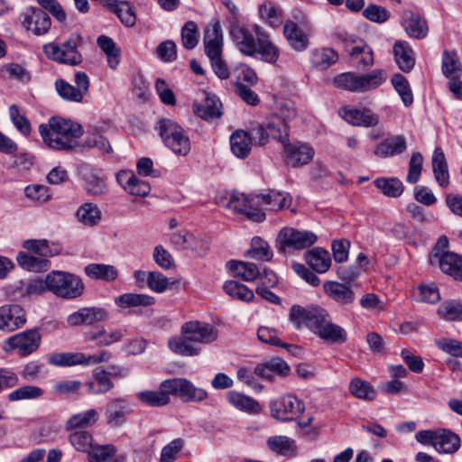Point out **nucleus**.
<instances>
[{
  "instance_id": "nucleus-20",
  "label": "nucleus",
  "mask_w": 462,
  "mask_h": 462,
  "mask_svg": "<svg viewBox=\"0 0 462 462\" xmlns=\"http://www.w3.org/2000/svg\"><path fill=\"white\" fill-rule=\"evenodd\" d=\"M345 50L354 60L363 67H370L374 64L373 51L363 40L352 37L346 39Z\"/></svg>"
},
{
  "instance_id": "nucleus-45",
  "label": "nucleus",
  "mask_w": 462,
  "mask_h": 462,
  "mask_svg": "<svg viewBox=\"0 0 462 462\" xmlns=\"http://www.w3.org/2000/svg\"><path fill=\"white\" fill-rule=\"evenodd\" d=\"M101 211L98 207L93 203H85L81 205L77 212V219L85 226H93L101 220Z\"/></svg>"
},
{
  "instance_id": "nucleus-36",
  "label": "nucleus",
  "mask_w": 462,
  "mask_h": 462,
  "mask_svg": "<svg viewBox=\"0 0 462 462\" xmlns=\"http://www.w3.org/2000/svg\"><path fill=\"white\" fill-rule=\"evenodd\" d=\"M316 335L328 343L343 344L347 340L346 331L342 327L333 323L329 318L316 332Z\"/></svg>"
},
{
  "instance_id": "nucleus-27",
  "label": "nucleus",
  "mask_w": 462,
  "mask_h": 462,
  "mask_svg": "<svg viewBox=\"0 0 462 462\" xmlns=\"http://www.w3.org/2000/svg\"><path fill=\"white\" fill-rule=\"evenodd\" d=\"M461 441L457 434L446 429L438 430L434 445V448L439 453L453 454L459 449Z\"/></svg>"
},
{
  "instance_id": "nucleus-33",
  "label": "nucleus",
  "mask_w": 462,
  "mask_h": 462,
  "mask_svg": "<svg viewBox=\"0 0 462 462\" xmlns=\"http://www.w3.org/2000/svg\"><path fill=\"white\" fill-rule=\"evenodd\" d=\"M194 112L202 119L213 120L222 116L221 103L216 96H208L203 103L193 105Z\"/></svg>"
},
{
  "instance_id": "nucleus-4",
  "label": "nucleus",
  "mask_w": 462,
  "mask_h": 462,
  "mask_svg": "<svg viewBox=\"0 0 462 462\" xmlns=\"http://www.w3.org/2000/svg\"><path fill=\"white\" fill-rule=\"evenodd\" d=\"M48 282L49 291L65 300L78 299L85 291L82 279L69 272L51 271L48 273Z\"/></svg>"
},
{
  "instance_id": "nucleus-49",
  "label": "nucleus",
  "mask_w": 462,
  "mask_h": 462,
  "mask_svg": "<svg viewBox=\"0 0 462 462\" xmlns=\"http://www.w3.org/2000/svg\"><path fill=\"white\" fill-rule=\"evenodd\" d=\"M374 185L385 196L392 198L400 197L404 189L402 182L397 178H378L374 180Z\"/></svg>"
},
{
  "instance_id": "nucleus-61",
  "label": "nucleus",
  "mask_w": 462,
  "mask_h": 462,
  "mask_svg": "<svg viewBox=\"0 0 462 462\" xmlns=\"http://www.w3.org/2000/svg\"><path fill=\"white\" fill-rule=\"evenodd\" d=\"M249 258L258 261H270L273 257V252L269 245L260 237L252 239V247L247 252Z\"/></svg>"
},
{
  "instance_id": "nucleus-64",
  "label": "nucleus",
  "mask_w": 462,
  "mask_h": 462,
  "mask_svg": "<svg viewBox=\"0 0 462 462\" xmlns=\"http://www.w3.org/2000/svg\"><path fill=\"white\" fill-rule=\"evenodd\" d=\"M88 453L89 462H106L116 453V448L111 444L96 445Z\"/></svg>"
},
{
  "instance_id": "nucleus-40",
  "label": "nucleus",
  "mask_w": 462,
  "mask_h": 462,
  "mask_svg": "<svg viewBox=\"0 0 462 462\" xmlns=\"http://www.w3.org/2000/svg\"><path fill=\"white\" fill-rule=\"evenodd\" d=\"M432 170L439 186L447 187L449 183V174L446 157L440 147L435 148L433 152Z\"/></svg>"
},
{
  "instance_id": "nucleus-55",
  "label": "nucleus",
  "mask_w": 462,
  "mask_h": 462,
  "mask_svg": "<svg viewBox=\"0 0 462 462\" xmlns=\"http://www.w3.org/2000/svg\"><path fill=\"white\" fill-rule=\"evenodd\" d=\"M267 447L273 452L288 456L294 451V441L286 436H272L267 439Z\"/></svg>"
},
{
  "instance_id": "nucleus-44",
  "label": "nucleus",
  "mask_w": 462,
  "mask_h": 462,
  "mask_svg": "<svg viewBox=\"0 0 462 462\" xmlns=\"http://www.w3.org/2000/svg\"><path fill=\"white\" fill-rule=\"evenodd\" d=\"M387 79L384 69H374L366 74H359V92L374 90L383 85Z\"/></svg>"
},
{
  "instance_id": "nucleus-60",
  "label": "nucleus",
  "mask_w": 462,
  "mask_h": 462,
  "mask_svg": "<svg viewBox=\"0 0 462 462\" xmlns=\"http://www.w3.org/2000/svg\"><path fill=\"white\" fill-rule=\"evenodd\" d=\"M23 247L29 252L38 254L41 258H46L57 254L46 239H28L23 242Z\"/></svg>"
},
{
  "instance_id": "nucleus-47",
  "label": "nucleus",
  "mask_w": 462,
  "mask_h": 462,
  "mask_svg": "<svg viewBox=\"0 0 462 462\" xmlns=\"http://www.w3.org/2000/svg\"><path fill=\"white\" fill-rule=\"evenodd\" d=\"M99 48L106 53L108 66L115 69L120 62V51L116 42L108 36L101 35L97 38Z\"/></svg>"
},
{
  "instance_id": "nucleus-13",
  "label": "nucleus",
  "mask_w": 462,
  "mask_h": 462,
  "mask_svg": "<svg viewBox=\"0 0 462 462\" xmlns=\"http://www.w3.org/2000/svg\"><path fill=\"white\" fill-rule=\"evenodd\" d=\"M230 37L238 51L249 57L255 55L254 47L257 42L253 28L250 30L244 24L234 22L229 26Z\"/></svg>"
},
{
  "instance_id": "nucleus-7",
  "label": "nucleus",
  "mask_w": 462,
  "mask_h": 462,
  "mask_svg": "<svg viewBox=\"0 0 462 462\" xmlns=\"http://www.w3.org/2000/svg\"><path fill=\"white\" fill-rule=\"evenodd\" d=\"M328 318V312L319 306L304 308L300 305H293L289 314V319L296 328L300 329L302 327H307L315 334Z\"/></svg>"
},
{
  "instance_id": "nucleus-30",
  "label": "nucleus",
  "mask_w": 462,
  "mask_h": 462,
  "mask_svg": "<svg viewBox=\"0 0 462 462\" xmlns=\"http://www.w3.org/2000/svg\"><path fill=\"white\" fill-rule=\"evenodd\" d=\"M407 148L406 141L402 135H395L383 140L379 143L374 154L379 157H392L403 152Z\"/></svg>"
},
{
  "instance_id": "nucleus-25",
  "label": "nucleus",
  "mask_w": 462,
  "mask_h": 462,
  "mask_svg": "<svg viewBox=\"0 0 462 462\" xmlns=\"http://www.w3.org/2000/svg\"><path fill=\"white\" fill-rule=\"evenodd\" d=\"M226 400L234 408L248 414H257L262 411L256 400L236 391H229Z\"/></svg>"
},
{
  "instance_id": "nucleus-22",
  "label": "nucleus",
  "mask_w": 462,
  "mask_h": 462,
  "mask_svg": "<svg viewBox=\"0 0 462 462\" xmlns=\"http://www.w3.org/2000/svg\"><path fill=\"white\" fill-rule=\"evenodd\" d=\"M324 292L340 306H350L356 300L352 289L343 283L327 281L323 283Z\"/></svg>"
},
{
  "instance_id": "nucleus-29",
  "label": "nucleus",
  "mask_w": 462,
  "mask_h": 462,
  "mask_svg": "<svg viewBox=\"0 0 462 462\" xmlns=\"http://www.w3.org/2000/svg\"><path fill=\"white\" fill-rule=\"evenodd\" d=\"M393 53L395 61L402 71L408 73L413 69L415 58L413 51L408 42L402 41L396 42L393 46Z\"/></svg>"
},
{
  "instance_id": "nucleus-6",
  "label": "nucleus",
  "mask_w": 462,
  "mask_h": 462,
  "mask_svg": "<svg viewBox=\"0 0 462 462\" xmlns=\"http://www.w3.org/2000/svg\"><path fill=\"white\" fill-rule=\"evenodd\" d=\"M317 240L318 236L312 231L286 226L278 233L276 248L281 253L303 250L313 245Z\"/></svg>"
},
{
  "instance_id": "nucleus-23",
  "label": "nucleus",
  "mask_w": 462,
  "mask_h": 462,
  "mask_svg": "<svg viewBox=\"0 0 462 462\" xmlns=\"http://www.w3.org/2000/svg\"><path fill=\"white\" fill-rule=\"evenodd\" d=\"M290 373V366L280 357H273L270 360L259 364L254 368V374L262 378L272 381L274 375L286 376Z\"/></svg>"
},
{
  "instance_id": "nucleus-38",
  "label": "nucleus",
  "mask_w": 462,
  "mask_h": 462,
  "mask_svg": "<svg viewBox=\"0 0 462 462\" xmlns=\"http://www.w3.org/2000/svg\"><path fill=\"white\" fill-rule=\"evenodd\" d=\"M252 143L248 132L236 130L230 136V147L235 156L240 159L248 157L252 150Z\"/></svg>"
},
{
  "instance_id": "nucleus-51",
  "label": "nucleus",
  "mask_w": 462,
  "mask_h": 462,
  "mask_svg": "<svg viewBox=\"0 0 462 462\" xmlns=\"http://www.w3.org/2000/svg\"><path fill=\"white\" fill-rule=\"evenodd\" d=\"M392 84L402 98L403 105L408 107L413 103V95L407 79L400 73L392 78Z\"/></svg>"
},
{
  "instance_id": "nucleus-42",
  "label": "nucleus",
  "mask_w": 462,
  "mask_h": 462,
  "mask_svg": "<svg viewBox=\"0 0 462 462\" xmlns=\"http://www.w3.org/2000/svg\"><path fill=\"white\" fill-rule=\"evenodd\" d=\"M16 261L23 269L29 272H46L51 267V262L48 259L30 255L25 252H19Z\"/></svg>"
},
{
  "instance_id": "nucleus-5",
  "label": "nucleus",
  "mask_w": 462,
  "mask_h": 462,
  "mask_svg": "<svg viewBox=\"0 0 462 462\" xmlns=\"http://www.w3.org/2000/svg\"><path fill=\"white\" fill-rule=\"evenodd\" d=\"M82 43L79 34H72L64 42L58 44L50 42L43 46L46 56L59 63L76 66L82 62V55L78 48Z\"/></svg>"
},
{
  "instance_id": "nucleus-3",
  "label": "nucleus",
  "mask_w": 462,
  "mask_h": 462,
  "mask_svg": "<svg viewBox=\"0 0 462 462\" xmlns=\"http://www.w3.org/2000/svg\"><path fill=\"white\" fill-rule=\"evenodd\" d=\"M156 129L164 145L174 154L187 156L190 152V141L184 129L175 121L162 118L156 125Z\"/></svg>"
},
{
  "instance_id": "nucleus-14",
  "label": "nucleus",
  "mask_w": 462,
  "mask_h": 462,
  "mask_svg": "<svg viewBox=\"0 0 462 462\" xmlns=\"http://www.w3.org/2000/svg\"><path fill=\"white\" fill-rule=\"evenodd\" d=\"M253 31L257 38L255 54H259L265 62L275 63L280 57V50L272 42L270 34L258 24L253 25Z\"/></svg>"
},
{
  "instance_id": "nucleus-31",
  "label": "nucleus",
  "mask_w": 462,
  "mask_h": 462,
  "mask_svg": "<svg viewBox=\"0 0 462 462\" xmlns=\"http://www.w3.org/2000/svg\"><path fill=\"white\" fill-rule=\"evenodd\" d=\"M93 380L85 383L89 394H104L109 392L114 383L106 370L97 368L93 371Z\"/></svg>"
},
{
  "instance_id": "nucleus-63",
  "label": "nucleus",
  "mask_w": 462,
  "mask_h": 462,
  "mask_svg": "<svg viewBox=\"0 0 462 462\" xmlns=\"http://www.w3.org/2000/svg\"><path fill=\"white\" fill-rule=\"evenodd\" d=\"M333 83L337 88L359 92V74L354 72L341 73L334 78Z\"/></svg>"
},
{
  "instance_id": "nucleus-15",
  "label": "nucleus",
  "mask_w": 462,
  "mask_h": 462,
  "mask_svg": "<svg viewBox=\"0 0 462 462\" xmlns=\"http://www.w3.org/2000/svg\"><path fill=\"white\" fill-rule=\"evenodd\" d=\"M108 313L105 308L84 307L67 317V323L70 327L81 325L91 326L95 323L104 321L107 319Z\"/></svg>"
},
{
  "instance_id": "nucleus-11",
  "label": "nucleus",
  "mask_w": 462,
  "mask_h": 462,
  "mask_svg": "<svg viewBox=\"0 0 462 462\" xmlns=\"http://www.w3.org/2000/svg\"><path fill=\"white\" fill-rule=\"evenodd\" d=\"M231 207L238 212L245 214L254 222H263L265 213L263 209L261 195L241 194L234 196L230 201Z\"/></svg>"
},
{
  "instance_id": "nucleus-26",
  "label": "nucleus",
  "mask_w": 462,
  "mask_h": 462,
  "mask_svg": "<svg viewBox=\"0 0 462 462\" xmlns=\"http://www.w3.org/2000/svg\"><path fill=\"white\" fill-rule=\"evenodd\" d=\"M304 259L310 267L319 273L328 272L331 266L330 254L321 247H314L307 251Z\"/></svg>"
},
{
  "instance_id": "nucleus-39",
  "label": "nucleus",
  "mask_w": 462,
  "mask_h": 462,
  "mask_svg": "<svg viewBox=\"0 0 462 462\" xmlns=\"http://www.w3.org/2000/svg\"><path fill=\"white\" fill-rule=\"evenodd\" d=\"M402 26L409 36L416 39H422L428 33L426 22L412 12L404 14Z\"/></svg>"
},
{
  "instance_id": "nucleus-35",
  "label": "nucleus",
  "mask_w": 462,
  "mask_h": 462,
  "mask_svg": "<svg viewBox=\"0 0 462 462\" xmlns=\"http://www.w3.org/2000/svg\"><path fill=\"white\" fill-rule=\"evenodd\" d=\"M99 419V413L96 409H88L73 414L65 423L66 430L86 429L92 427Z\"/></svg>"
},
{
  "instance_id": "nucleus-50",
  "label": "nucleus",
  "mask_w": 462,
  "mask_h": 462,
  "mask_svg": "<svg viewBox=\"0 0 462 462\" xmlns=\"http://www.w3.org/2000/svg\"><path fill=\"white\" fill-rule=\"evenodd\" d=\"M223 288L226 294L236 300L251 301L254 298V294L252 290L236 281L226 282Z\"/></svg>"
},
{
  "instance_id": "nucleus-9",
  "label": "nucleus",
  "mask_w": 462,
  "mask_h": 462,
  "mask_svg": "<svg viewBox=\"0 0 462 462\" xmlns=\"http://www.w3.org/2000/svg\"><path fill=\"white\" fill-rule=\"evenodd\" d=\"M162 388L169 394L179 396L183 402H202L208 393L185 378H172L162 382Z\"/></svg>"
},
{
  "instance_id": "nucleus-10",
  "label": "nucleus",
  "mask_w": 462,
  "mask_h": 462,
  "mask_svg": "<svg viewBox=\"0 0 462 462\" xmlns=\"http://www.w3.org/2000/svg\"><path fill=\"white\" fill-rule=\"evenodd\" d=\"M305 405L294 395L281 396L270 402L271 415L278 420H292L301 414Z\"/></svg>"
},
{
  "instance_id": "nucleus-21",
  "label": "nucleus",
  "mask_w": 462,
  "mask_h": 462,
  "mask_svg": "<svg viewBox=\"0 0 462 462\" xmlns=\"http://www.w3.org/2000/svg\"><path fill=\"white\" fill-rule=\"evenodd\" d=\"M205 52L208 57L222 55L223 32L217 20L213 21L207 28L204 34Z\"/></svg>"
},
{
  "instance_id": "nucleus-58",
  "label": "nucleus",
  "mask_w": 462,
  "mask_h": 462,
  "mask_svg": "<svg viewBox=\"0 0 462 462\" xmlns=\"http://www.w3.org/2000/svg\"><path fill=\"white\" fill-rule=\"evenodd\" d=\"M262 203L269 206L270 209L279 210L287 208L291 205V199L288 194L271 190L267 194H260Z\"/></svg>"
},
{
  "instance_id": "nucleus-18",
  "label": "nucleus",
  "mask_w": 462,
  "mask_h": 462,
  "mask_svg": "<svg viewBox=\"0 0 462 462\" xmlns=\"http://www.w3.org/2000/svg\"><path fill=\"white\" fill-rule=\"evenodd\" d=\"M282 116H273L264 128L270 138L277 139L282 144L288 141V125L286 118H292L296 116L295 109L283 107L282 109Z\"/></svg>"
},
{
  "instance_id": "nucleus-59",
  "label": "nucleus",
  "mask_w": 462,
  "mask_h": 462,
  "mask_svg": "<svg viewBox=\"0 0 462 462\" xmlns=\"http://www.w3.org/2000/svg\"><path fill=\"white\" fill-rule=\"evenodd\" d=\"M337 53L330 48L316 50L312 51V62L315 67L326 69L337 60Z\"/></svg>"
},
{
  "instance_id": "nucleus-24",
  "label": "nucleus",
  "mask_w": 462,
  "mask_h": 462,
  "mask_svg": "<svg viewBox=\"0 0 462 462\" xmlns=\"http://www.w3.org/2000/svg\"><path fill=\"white\" fill-rule=\"evenodd\" d=\"M283 34L289 45L296 51H302L309 46L307 34L293 21L287 20L283 25Z\"/></svg>"
},
{
  "instance_id": "nucleus-12",
  "label": "nucleus",
  "mask_w": 462,
  "mask_h": 462,
  "mask_svg": "<svg viewBox=\"0 0 462 462\" xmlns=\"http://www.w3.org/2000/svg\"><path fill=\"white\" fill-rule=\"evenodd\" d=\"M284 159L287 165L292 168H300L309 164L314 158V148L306 143L288 141L283 144Z\"/></svg>"
},
{
  "instance_id": "nucleus-19",
  "label": "nucleus",
  "mask_w": 462,
  "mask_h": 462,
  "mask_svg": "<svg viewBox=\"0 0 462 462\" xmlns=\"http://www.w3.org/2000/svg\"><path fill=\"white\" fill-rule=\"evenodd\" d=\"M22 23L35 35H42L48 32L51 22L47 13L42 9L30 7L23 14Z\"/></svg>"
},
{
  "instance_id": "nucleus-17",
  "label": "nucleus",
  "mask_w": 462,
  "mask_h": 462,
  "mask_svg": "<svg viewBox=\"0 0 462 462\" xmlns=\"http://www.w3.org/2000/svg\"><path fill=\"white\" fill-rule=\"evenodd\" d=\"M431 264L439 263L440 270L447 275L453 277L455 280L462 281V256L447 251L443 254L436 253L430 257Z\"/></svg>"
},
{
  "instance_id": "nucleus-57",
  "label": "nucleus",
  "mask_w": 462,
  "mask_h": 462,
  "mask_svg": "<svg viewBox=\"0 0 462 462\" xmlns=\"http://www.w3.org/2000/svg\"><path fill=\"white\" fill-rule=\"evenodd\" d=\"M48 274L44 279L34 278L21 282V291L23 296L41 295L49 291Z\"/></svg>"
},
{
  "instance_id": "nucleus-37",
  "label": "nucleus",
  "mask_w": 462,
  "mask_h": 462,
  "mask_svg": "<svg viewBox=\"0 0 462 462\" xmlns=\"http://www.w3.org/2000/svg\"><path fill=\"white\" fill-rule=\"evenodd\" d=\"M118 180L124 186V189L132 195L145 197L151 190V188L146 181L139 180L131 172L125 171L120 173L118 175Z\"/></svg>"
},
{
  "instance_id": "nucleus-1",
  "label": "nucleus",
  "mask_w": 462,
  "mask_h": 462,
  "mask_svg": "<svg viewBox=\"0 0 462 462\" xmlns=\"http://www.w3.org/2000/svg\"><path fill=\"white\" fill-rule=\"evenodd\" d=\"M181 335L169 339L168 346L175 354L192 356L200 352L199 344L214 342L217 330L210 324L202 321H189L181 326Z\"/></svg>"
},
{
  "instance_id": "nucleus-8",
  "label": "nucleus",
  "mask_w": 462,
  "mask_h": 462,
  "mask_svg": "<svg viewBox=\"0 0 462 462\" xmlns=\"http://www.w3.org/2000/svg\"><path fill=\"white\" fill-rule=\"evenodd\" d=\"M41 340L42 336L37 329H29L10 337L5 341L4 349L23 357L35 352L40 346Z\"/></svg>"
},
{
  "instance_id": "nucleus-16",
  "label": "nucleus",
  "mask_w": 462,
  "mask_h": 462,
  "mask_svg": "<svg viewBox=\"0 0 462 462\" xmlns=\"http://www.w3.org/2000/svg\"><path fill=\"white\" fill-rule=\"evenodd\" d=\"M25 323V312L20 305L5 304L0 307V330L14 331Z\"/></svg>"
},
{
  "instance_id": "nucleus-52",
  "label": "nucleus",
  "mask_w": 462,
  "mask_h": 462,
  "mask_svg": "<svg viewBox=\"0 0 462 462\" xmlns=\"http://www.w3.org/2000/svg\"><path fill=\"white\" fill-rule=\"evenodd\" d=\"M23 194L26 199L38 204L43 205L51 199L50 189L42 184H31L24 188Z\"/></svg>"
},
{
  "instance_id": "nucleus-2",
  "label": "nucleus",
  "mask_w": 462,
  "mask_h": 462,
  "mask_svg": "<svg viewBox=\"0 0 462 462\" xmlns=\"http://www.w3.org/2000/svg\"><path fill=\"white\" fill-rule=\"evenodd\" d=\"M39 132L44 143L58 151L78 148L79 140L83 134L79 124L61 117H51L49 124H42Z\"/></svg>"
},
{
  "instance_id": "nucleus-32",
  "label": "nucleus",
  "mask_w": 462,
  "mask_h": 462,
  "mask_svg": "<svg viewBox=\"0 0 462 462\" xmlns=\"http://www.w3.org/2000/svg\"><path fill=\"white\" fill-rule=\"evenodd\" d=\"M129 412L130 409L124 399H115L106 405V417L107 423L118 427L124 423L125 418Z\"/></svg>"
},
{
  "instance_id": "nucleus-28",
  "label": "nucleus",
  "mask_w": 462,
  "mask_h": 462,
  "mask_svg": "<svg viewBox=\"0 0 462 462\" xmlns=\"http://www.w3.org/2000/svg\"><path fill=\"white\" fill-rule=\"evenodd\" d=\"M344 119L353 125L357 126H374L378 124L379 118L374 114L370 109H357L352 108L347 109L344 112L343 115Z\"/></svg>"
},
{
  "instance_id": "nucleus-41",
  "label": "nucleus",
  "mask_w": 462,
  "mask_h": 462,
  "mask_svg": "<svg viewBox=\"0 0 462 462\" xmlns=\"http://www.w3.org/2000/svg\"><path fill=\"white\" fill-rule=\"evenodd\" d=\"M85 273L91 279L114 282L118 277L117 269L111 264L89 263L85 266Z\"/></svg>"
},
{
  "instance_id": "nucleus-43",
  "label": "nucleus",
  "mask_w": 462,
  "mask_h": 462,
  "mask_svg": "<svg viewBox=\"0 0 462 462\" xmlns=\"http://www.w3.org/2000/svg\"><path fill=\"white\" fill-rule=\"evenodd\" d=\"M116 305L121 309L150 306L154 303V298L141 293H124L115 299Z\"/></svg>"
},
{
  "instance_id": "nucleus-46",
  "label": "nucleus",
  "mask_w": 462,
  "mask_h": 462,
  "mask_svg": "<svg viewBox=\"0 0 462 462\" xmlns=\"http://www.w3.org/2000/svg\"><path fill=\"white\" fill-rule=\"evenodd\" d=\"M169 395L168 392L162 388L161 383L159 391H143L137 393V398L148 406L162 407L170 402Z\"/></svg>"
},
{
  "instance_id": "nucleus-53",
  "label": "nucleus",
  "mask_w": 462,
  "mask_h": 462,
  "mask_svg": "<svg viewBox=\"0 0 462 462\" xmlns=\"http://www.w3.org/2000/svg\"><path fill=\"white\" fill-rule=\"evenodd\" d=\"M349 392L356 398L365 401H373L376 393L368 382L359 378L353 379L349 383Z\"/></svg>"
},
{
  "instance_id": "nucleus-48",
  "label": "nucleus",
  "mask_w": 462,
  "mask_h": 462,
  "mask_svg": "<svg viewBox=\"0 0 462 462\" xmlns=\"http://www.w3.org/2000/svg\"><path fill=\"white\" fill-rule=\"evenodd\" d=\"M438 314L448 321H462V300H449L442 302Z\"/></svg>"
},
{
  "instance_id": "nucleus-54",
  "label": "nucleus",
  "mask_w": 462,
  "mask_h": 462,
  "mask_svg": "<svg viewBox=\"0 0 462 462\" xmlns=\"http://www.w3.org/2000/svg\"><path fill=\"white\" fill-rule=\"evenodd\" d=\"M86 182V189L92 196H99L106 191V185L103 178L98 176L93 170H86L83 172Z\"/></svg>"
},
{
  "instance_id": "nucleus-56",
  "label": "nucleus",
  "mask_w": 462,
  "mask_h": 462,
  "mask_svg": "<svg viewBox=\"0 0 462 462\" xmlns=\"http://www.w3.org/2000/svg\"><path fill=\"white\" fill-rule=\"evenodd\" d=\"M44 391L34 385H23L19 387L8 394L10 402H18L23 400H36L43 396Z\"/></svg>"
},
{
  "instance_id": "nucleus-62",
  "label": "nucleus",
  "mask_w": 462,
  "mask_h": 462,
  "mask_svg": "<svg viewBox=\"0 0 462 462\" xmlns=\"http://www.w3.org/2000/svg\"><path fill=\"white\" fill-rule=\"evenodd\" d=\"M55 88L61 98L70 102L80 103L83 101V96L76 87L68 83L62 79L55 81Z\"/></svg>"
},
{
  "instance_id": "nucleus-34",
  "label": "nucleus",
  "mask_w": 462,
  "mask_h": 462,
  "mask_svg": "<svg viewBox=\"0 0 462 462\" xmlns=\"http://www.w3.org/2000/svg\"><path fill=\"white\" fill-rule=\"evenodd\" d=\"M226 266L235 276L245 282H253L261 275L259 267L254 263L231 260Z\"/></svg>"
}]
</instances>
